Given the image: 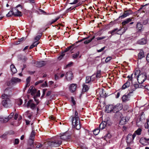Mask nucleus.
<instances>
[{
  "label": "nucleus",
  "instance_id": "f257e3e1",
  "mask_svg": "<svg viewBox=\"0 0 149 149\" xmlns=\"http://www.w3.org/2000/svg\"><path fill=\"white\" fill-rule=\"evenodd\" d=\"M62 142L59 136H56L53 138L52 141L48 142L47 144L50 146L57 147L60 146Z\"/></svg>",
  "mask_w": 149,
  "mask_h": 149
},
{
  "label": "nucleus",
  "instance_id": "f03ea898",
  "mask_svg": "<svg viewBox=\"0 0 149 149\" xmlns=\"http://www.w3.org/2000/svg\"><path fill=\"white\" fill-rule=\"evenodd\" d=\"M9 96H3L1 95V97L3 100L2 101V104L3 105L6 107H8L9 102L10 101V98Z\"/></svg>",
  "mask_w": 149,
  "mask_h": 149
},
{
  "label": "nucleus",
  "instance_id": "7ed1b4c3",
  "mask_svg": "<svg viewBox=\"0 0 149 149\" xmlns=\"http://www.w3.org/2000/svg\"><path fill=\"white\" fill-rule=\"evenodd\" d=\"M139 83L141 84L146 80L147 78V75L145 73L139 74L136 77Z\"/></svg>",
  "mask_w": 149,
  "mask_h": 149
},
{
  "label": "nucleus",
  "instance_id": "20e7f679",
  "mask_svg": "<svg viewBox=\"0 0 149 149\" xmlns=\"http://www.w3.org/2000/svg\"><path fill=\"white\" fill-rule=\"evenodd\" d=\"M72 124L73 127H75L76 129L79 130L81 128V125L80 123L79 119L77 118H71Z\"/></svg>",
  "mask_w": 149,
  "mask_h": 149
},
{
  "label": "nucleus",
  "instance_id": "39448f33",
  "mask_svg": "<svg viewBox=\"0 0 149 149\" xmlns=\"http://www.w3.org/2000/svg\"><path fill=\"white\" fill-rule=\"evenodd\" d=\"M113 104V112L116 113L123 108L122 104L119 103L116 105Z\"/></svg>",
  "mask_w": 149,
  "mask_h": 149
},
{
  "label": "nucleus",
  "instance_id": "423d86ee",
  "mask_svg": "<svg viewBox=\"0 0 149 149\" xmlns=\"http://www.w3.org/2000/svg\"><path fill=\"white\" fill-rule=\"evenodd\" d=\"M12 89L11 88L8 87L6 88L4 90V93L1 95L9 96V98H10L12 95Z\"/></svg>",
  "mask_w": 149,
  "mask_h": 149
},
{
  "label": "nucleus",
  "instance_id": "0eeeda50",
  "mask_svg": "<svg viewBox=\"0 0 149 149\" xmlns=\"http://www.w3.org/2000/svg\"><path fill=\"white\" fill-rule=\"evenodd\" d=\"M59 136L61 140L64 141H66L69 139L70 137V136L67 132L60 134V136Z\"/></svg>",
  "mask_w": 149,
  "mask_h": 149
},
{
  "label": "nucleus",
  "instance_id": "6e6552de",
  "mask_svg": "<svg viewBox=\"0 0 149 149\" xmlns=\"http://www.w3.org/2000/svg\"><path fill=\"white\" fill-rule=\"evenodd\" d=\"M136 136V134L134 133L133 135L128 134L126 138V141L128 143H130L133 142L134 139Z\"/></svg>",
  "mask_w": 149,
  "mask_h": 149
},
{
  "label": "nucleus",
  "instance_id": "1a4fd4ad",
  "mask_svg": "<svg viewBox=\"0 0 149 149\" xmlns=\"http://www.w3.org/2000/svg\"><path fill=\"white\" fill-rule=\"evenodd\" d=\"M36 105L33 103V101L32 100H29L27 102L26 107L28 108H30L31 109L34 110L35 108Z\"/></svg>",
  "mask_w": 149,
  "mask_h": 149
},
{
  "label": "nucleus",
  "instance_id": "9d476101",
  "mask_svg": "<svg viewBox=\"0 0 149 149\" xmlns=\"http://www.w3.org/2000/svg\"><path fill=\"white\" fill-rule=\"evenodd\" d=\"M132 12L130 10L125 11L123 14L122 15L119 16L118 18L123 19L129 16L130 15H132Z\"/></svg>",
  "mask_w": 149,
  "mask_h": 149
},
{
  "label": "nucleus",
  "instance_id": "9b49d317",
  "mask_svg": "<svg viewBox=\"0 0 149 149\" xmlns=\"http://www.w3.org/2000/svg\"><path fill=\"white\" fill-rule=\"evenodd\" d=\"M65 77L67 81L71 80L73 78V75L72 72L70 71L68 72L65 75Z\"/></svg>",
  "mask_w": 149,
  "mask_h": 149
},
{
  "label": "nucleus",
  "instance_id": "f8f14e48",
  "mask_svg": "<svg viewBox=\"0 0 149 149\" xmlns=\"http://www.w3.org/2000/svg\"><path fill=\"white\" fill-rule=\"evenodd\" d=\"M105 111L109 113L111 112H113V104H109L106 106Z\"/></svg>",
  "mask_w": 149,
  "mask_h": 149
},
{
  "label": "nucleus",
  "instance_id": "ddd939ff",
  "mask_svg": "<svg viewBox=\"0 0 149 149\" xmlns=\"http://www.w3.org/2000/svg\"><path fill=\"white\" fill-rule=\"evenodd\" d=\"M130 94L129 93L127 94L124 95L122 98V100L123 102H126L130 100Z\"/></svg>",
  "mask_w": 149,
  "mask_h": 149
},
{
  "label": "nucleus",
  "instance_id": "4468645a",
  "mask_svg": "<svg viewBox=\"0 0 149 149\" xmlns=\"http://www.w3.org/2000/svg\"><path fill=\"white\" fill-rule=\"evenodd\" d=\"M77 85L75 84H72L69 86V89L72 93L74 92L76 90Z\"/></svg>",
  "mask_w": 149,
  "mask_h": 149
},
{
  "label": "nucleus",
  "instance_id": "2eb2a0df",
  "mask_svg": "<svg viewBox=\"0 0 149 149\" xmlns=\"http://www.w3.org/2000/svg\"><path fill=\"white\" fill-rule=\"evenodd\" d=\"M14 16H15L20 17L22 16V14L21 11L15 8L14 9Z\"/></svg>",
  "mask_w": 149,
  "mask_h": 149
},
{
  "label": "nucleus",
  "instance_id": "dca6fc26",
  "mask_svg": "<svg viewBox=\"0 0 149 149\" xmlns=\"http://www.w3.org/2000/svg\"><path fill=\"white\" fill-rule=\"evenodd\" d=\"M128 120L129 118H127L125 117H123L121 118L119 123L121 125H124L126 124V122Z\"/></svg>",
  "mask_w": 149,
  "mask_h": 149
},
{
  "label": "nucleus",
  "instance_id": "f3484780",
  "mask_svg": "<svg viewBox=\"0 0 149 149\" xmlns=\"http://www.w3.org/2000/svg\"><path fill=\"white\" fill-rule=\"evenodd\" d=\"M121 29L122 28H121L120 29H118V28H116L109 32V33H111L112 35H113L115 34H120L118 32V31H121Z\"/></svg>",
  "mask_w": 149,
  "mask_h": 149
},
{
  "label": "nucleus",
  "instance_id": "a211bd4d",
  "mask_svg": "<svg viewBox=\"0 0 149 149\" xmlns=\"http://www.w3.org/2000/svg\"><path fill=\"white\" fill-rule=\"evenodd\" d=\"M46 64V62L44 61H40L37 62L36 63V65L37 67H41L44 66Z\"/></svg>",
  "mask_w": 149,
  "mask_h": 149
},
{
  "label": "nucleus",
  "instance_id": "6ab92c4d",
  "mask_svg": "<svg viewBox=\"0 0 149 149\" xmlns=\"http://www.w3.org/2000/svg\"><path fill=\"white\" fill-rule=\"evenodd\" d=\"M130 85V82L129 81H127L122 86L121 89L122 90L125 89L126 88L129 87Z\"/></svg>",
  "mask_w": 149,
  "mask_h": 149
},
{
  "label": "nucleus",
  "instance_id": "aec40b11",
  "mask_svg": "<svg viewBox=\"0 0 149 149\" xmlns=\"http://www.w3.org/2000/svg\"><path fill=\"white\" fill-rule=\"evenodd\" d=\"M132 18H129L126 19L125 20L123 21L122 24L123 26L125 25L126 24L129 23L132 20Z\"/></svg>",
  "mask_w": 149,
  "mask_h": 149
},
{
  "label": "nucleus",
  "instance_id": "412c9836",
  "mask_svg": "<svg viewBox=\"0 0 149 149\" xmlns=\"http://www.w3.org/2000/svg\"><path fill=\"white\" fill-rule=\"evenodd\" d=\"M21 81L20 79L16 77H13L11 79V82L13 83V84L15 83L20 82Z\"/></svg>",
  "mask_w": 149,
  "mask_h": 149
},
{
  "label": "nucleus",
  "instance_id": "4be33fe9",
  "mask_svg": "<svg viewBox=\"0 0 149 149\" xmlns=\"http://www.w3.org/2000/svg\"><path fill=\"white\" fill-rule=\"evenodd\" d=\"M146 40L144 38H142L139 40L137 41V43L140 45H144L146 44Z\"/></svg>",
  "mask_w": 149,
  "mask_h": 149
},
{
  "label": "nucleus",
  "instance_id": "5701e85b",
  "mask_svg": "<svg viewBox=\"0 0 149 149\" xmlns=\"http://www.w3.org/2000/svg\"><path fill=\"white\" fill-rule=\"evenodd\" d=\"M144 56V52L142 50H141L139 53L138 56V58L141 59Z\"/></svg>",
  "mask_w": 149,
  "mask_h": 149
},
{
  "label": "nucleus",
  "instance_id": "b1692460",
  "mask_svg": "<svg viewBox=\"0 0 149 149\" xmlns=\"http://www.w3.org/2000/svg\"><path fill=\"white\" fill-rule=\"evenodd\" d=\"M8 121V118H5L1 116L0 117V122L1 123H6Z\"/></svg>",
  "mask_w": 149,
  "mask_h": 149
},
{
  "label": "nucleus",
  "instance_id": "393cba45",
  "mask_svg": "<svg viewBox=\"0 0 149 149\" xmlns=\"http://www.w3.org/2000/svg\"><path fill=\"white\" fill-rule=\"evenodd\" d=\"M10 68L11 72L13 74H15L17 72V70L15 66L13 65H11L10 66Z\"/></svg>",
  "mask_w": 149,
  "mask_h": 149
},
{
  "label": "nucleus",
  "instance_id": "a878e982",
  "mask_svg": "<svg viewBox=\"0 0 149 149\" xmlns=\"http://www.w3.org/2000/svg\"><path fill=\"white\" fill-rule=\"evenodd\" d=\"M106 125V123L105 122H102L99 125L100 128L101 130H102L105 128Z\"/></svg>",
  "mask_w": 149,
  "mask_h": 149
},
{
  "label": "nucleus",
  "instance_id": "bb28decb",
  "mask_svg": "<svg viewBox=\"0 0 149 149\" xmlns=\"http://www.w3.org/2000/svg\"><path fill=\"white\" fill-rule=\"evenodd\" d=\"M82 91L85 92L87 91L89 88V87L87 85L84 84L83 86Z\"/></svg>",
  "mask_w": 149,
  "mask_h": 149
},
{
  "label": "nucleus",
  "instance_id": "cd10ccee",
  "mask_svg": "<svg viewBox=\"0 0 149 149\" xmlns=\"http://www.w3.org/2000/svg\"><path fill=\"white\" fill-rule=\"evenodd\" d=\"M35 135V132L34 130H33L31 132V135L30 137V139L31 140L33 141L34 139Z\"/></svg>",
  "mask_w": 149,
  "mask_h": 149
},
{
  "label": "nucleus",
  "instance_id": "c85d7f7f",
  "mask_svg": "<svg viewBox=\"0 0 149 149\" xmlns=\"http://www.w3.org/2000/svg\"><path fill=\"white\" fill-rule=\"evenodd\" d=\"M136 89L134 88V86L132 85H131L130 86V87L129 89V93L130 94L132 93Z\"/></svg>",
  "mask_w": 149,
  "mask_h": 149
},
{
  "label": "nucleus",
  "instance_id": "c756f323",
  "mask_svg": "<svg viewBox=\"0 0 149 149\" xmlns=\"http://www.w3.org/2000/svg\"><path fill=\"white\" fill-rule=\"evenodd\" d=\"M143 27V25L140 22H138L136 24V27L138 29L139 31H141Z\"/></svg>",
  "mask_w": 149,
  "mask_h": 149
},
{
  "label": "nucleus",
  "instance_id": "7c9ffc66",
  "mask_svg": "<svg viewBox=\"0 0 149 149\" xmlns=\"http://www.w3.org/2000/svg\"><path fill=\"white\" fill-rule=\"evenodd\" d=\"M14 10H13V11L10 10L9 12L6 14V16L7 17H11L12 15H14Z\"/></svg>",
  "mask_w": 149,
  "mask_h": 149
},
{
  "label": "nucleus",
  "instance_id": "2f4dec72",
  "mask_svg": "<svg viewBox=\"0 0 149 149\" xmlns=\"http://www.w3.org/2000/svg\"><path fill=\"white\" fill-rule=\"evenodd\" d=\"M77 118L79 119V116H78V113L77 111L75 112V114L74 116H71V118Z\"/></svg>",
  "mask_w": 149,
  "mask_h": 149
},
{
  "label": "nucleus",
  "instance_id": "473e14b6",
  "mask_svg": "<svg viewBox=\"0 0 149 149\" xmlns=\"http://www.w3.org/2000/svg\"><path fill=\"white\" fill-rule=\"evenodd\" d=\"M79 54V52H78L77 53L72 54V58L74 59L77 58Z\"/></svg>",
  "mask_w": 149,
  "mask_h": 149
},
{
  "label": "nucleus",
  "instance_id": "72a5a7b5",
  "mask_svg": "<svg viewBox=\"0 0 149 149\" xmlns=\"http://www.w3.org/2000/svg\"><path fill=\"white\" fill-rule=\"evenodd\" d=\"M142 130L140 128H138L136 131L134 133L137 134L138 135H140L141 134V132Z\"/></svg>",
  "mask_w": 149,
  "mask_h": 149
},
{
  "label": "nucleus",
  "instance_id": "f704fd0d",
  "mask_svg": "<svg viewBox=\"0 0 149 149\" xmlns=\"http://www.w3.org/2000/svg\"><path fill=\"white\" fill-rule=\"evenodd\" d=\"M101 76V71L100 70H98L96 74V78H100Z\"/></svg>",
  "mask_w": 149,
  "mask_h": 149
},
{
  "label": "nucleus",
  "instance_id": "c9c22d12",
  "mask_svg": "<svg viewBox=\"0 0 149 149\" xmlns=\"http://www.w3.org/2000/svg\"><path fill=\"white\" fill-rule=\"evenodd\" d=\"M60 18V17H57L56 18H55L54 19H52L51 21L49 22V23L51 24L54 23L56 22L57 20H58Z\"/></svg>",
  "mask_w": 149,
  "mask_h": 149
},
{
  "label": "nucleus",
  "instance_id": "e433bc0d",
  "mask_svg": "<svg viewBox=\"0 0 149 149\" xmlns=\"http://www.w3.org/2000/svg\"><path fill=\"white\" fill-rule=\"evenodd\" d=\"M10 124L14 126H17L19 125L20 123L19 122L17 121H15L14 122H11Z\"/></svg>",
  "mask_w": 149,
  "mask_h": 149
},
{
  "label": "nucleus",
  "instance_id": "4c0bfd02",
  "mask_svg": "<svg viewBox=\"0 0 149 149\" xmlns=\"http://www.w3.org/2000/svg\"><path fill=\"white\" fill-rule=\"evenodd\" d=\"M100 130L98 129H95L93 132V134L95 135H97L99 133Z\"/></svg>",
  "mask_w": 149,
  "mask_h": 149
},
{
  "label": "nucleus",
  "instance_id": "58836bf2",
  "mask_svg": "<svg viewBox=\"0 0 149 149\" xmlns=\"http://www.w3.org/2000/svg\"><path fill=\"white\" fill-rule=\"evenodd\" d=\"M91 81V78L90 77L88 76L86 77V83H89L90 82V81Z\"/></svg>",
  "mask_w": 149,
  "mask_h": 149
},
{
  "label": "nucleus",
  "instance_id": "ea45409f",
  "mask_svg": "<svg viewBox=\"0 0 149 149\" xmlns=\"http://www.w3.org/2000/svg\"><path fill=\"white\" fill-rule=\"evenodd\" d=\"M36 90L35 88L31 89V93L32 95H33L36 92Z\"/></svg>",
  "mask_w": 149,
  "mask_h": 149
},
{
  "label": "nucleus",
  "instance_id": "a19ab883",
  "mask_svg": "<svg viewBox=\"0 0 149 149\" xmlns=\"http://www.w3.org/2000/svg\"><path fill=\"white\" fill-rule=\"evenodd\" d=\"M7 85L8 86H12L13 85V83L11 82V80L6 82Z\"/></svg>",
  "mask_w": 149,
  "mask_h": 149
},
{
  "label": "nucleus",
  "instance_id": "79ce46f5",
  "mask_svg": "<svg viewBox=\"0 0 149 149\" xmlns=\"http://www.w3.org/2000/svg\"><path fill=\"white\" fill-rule=\"evenodd\" d=\"M140 71L137 70H136L134 73V75L135 77H136L139 75V74H140Z\"/></svg>",
  "mask_w": 149,
  "mask_h": 149
},
{
  "label": "nucleus",
  "instance_id": "37998d69",
  "mask_svg": "<svg viewBox=\"0 0 149 149\" xmlns=\"http://www.w3.org/2000/svg\"><path fill=\"white\" fill-rule=\"evenodd\" d=\"M133 74H132L130 76L128 75L127 77V78H129L127 81H132V80L133 78Z\"/></svg>",
  "mask_w": 149,
  "mask_h": 149
},
{
  "label": "nucleus",
  "instance_id": "c03bdc74",
  "mask_svg": "<svg viewBox=\"0 0 149 149\" xmlns=\"http://www.w3.org/2000/svg\"><path fill=\"white\" fill-rule=\"evenodd\" d=\"M14 115V113L13 112L11 113L10 115L8 116L7 118H8V120L10 119H11Z\"/></svg>",
  "mask_w": 149,
  "mask_h": 149
},
{
  "label": "nucleus",
  "instance_id": "a18cd8bd",
  "mask_svg": "<svg viewBox=\"0 0 149 149\" xmlns=\"http://www.w3.org/2000/svg\"><path fill=\"white\" fill-rule=\"evenodd\" d=\"M23 102V101L21 99H19L17 101V104L18 105H21Z\"/></svg>",
  "mask_w": 149,
  "mask_h": 149
},
{
  "label": "nucleus",
  "instance_id": "49530a36",
  "mask_svg": "<svg viewBox=\"0 0 149 149\" xmlns=\"http://www.w3.org/2000/svg\"><path fill=\"white\" fill-rule=\"evenodd\" d=\"M112 59V57L111 56H109L107 57L105 59V61L107 63L109 61Z\"/></svg>",
  "mask_w": 149,
  "mask_h": 149
},
{
  "label": "nucleus",
  "instance_id": "de8ad7c7",
  "mask_svg": "<svg viewBox=\"0 0 149 149\" xmlns=\"http://www.w3.org/2000/svg\"><path fill=\"white\" fill-rule=\"evenodd\" d=\"M65 52H63L60 55V56L58 57V59H59V60H60L65 55L64 54Z\"/></svg>",
  "mask_w": 149,
  "mask_h": 149
},
{
  "label": "nucleus",
  "instance_id": "09e8293b",
  "mask_svg": "<svg viewBox=\"0 0 149 149\" xmlns=\"http://www.w3.org/2000/svg\"><path fill=\"white\" fill-rule=\"evenodd\" d=\"M103 90L102 89L100 91V92L99 93H100V96L102 97H103L104 96V95L103 93Z\"/></svg>",
  "mask_w": 149,
  "mask_h": 149
},
{
  "label": "nucleus",
  "instance_id": "8fccbe9b",
  "mask_svg": "<svg viewBox=\"0 0 149 149\" xmlns=\"http://www.w3.org/2000/svg\"><path fill=\"white\" fill-rule=\"evenodd\" d=\"M90 77L91 78V80L92 81H95L96 78V77L94 75H92V76Z\"/></svg>",
  "mask_w": 149,
  "mask_h": 149
},
{
  "label": "nucleus",
  "instance_id": "3c124183",
  "mask_svg": "<svg viewBox=\"0 0 149 149\" xmlns=\"http://www.w3.org/2000/svg\"><path fill=\"white\" fill-rule=\"evenodd\" d=\"M106 38V36H103L102 37H98L96 38L97 40H102Z\"/></svg>",
  "mask_w": 149,
  "mask_h": 149
},
{
  "label": "nucleus",
  "instance_id": "603ef678",
  "mask_svg": "<svg viewBox=\"0 0 149 149\" xmlns=\"http://www.w3.org/2000/svg\"><path fill=\"white\" fill-rule=\"evenodd\" d=\"M19 142V140L18 139H15L14 141V144H18Z\"/></svg>",
  "mask_w": 149,
  "mask_h": 149
},
{
  "label": "nucleus",
  "instance_id": "864d4df0",
  "mask_svg": "<svg viewBox=\"0 0 149 149\" xmlns=\"http://www.w3.org/2000/svg\"><path fill=\"white\" fill-rule=\"evenodd\" d=\"M60 78L59 74H56L55 75V79L56 80H57Z\"/></svg>",
  "mask_w": 149,
  "mask_h": 149
},
{
  "label": "nucleus",
  "instance_id": "5fc2aeb1",
  "mask_svg": "<svg viewBox=\"0 0 149 149\" xmlns=\"http://www.w3.org/2000/svg\"><path fill=\"white\" fill-rule=\"evenodd\" d=\"M40 36H38L35 38V40L36 41H38L40 38Z\"/></svg>",
  "mask_w": 149,
  "mask_h": 149
},
{
  "label": "nucleus",
  "instance_id": "6e6d98bb",
  "mask_svg": "<svg viewBox=\"0 0 149 149\" xmlns=\"http://www.w3.org/2000/svg\"><path fill=\"white\" fill-rule=\"evenodd\" d=\"M91 41V40H85L84 43L85 44H88V43L90 42Z\"/></svg>",
  "mask_w": 149,
  "mask_h": 149
},
{
  "label": "nucleus",
  "instance_id": "4d7b16f0",
  "mask_svg": "<svg viewBox=\"0 0 149 149\" xmlns=\"http://www.w3.org/2000/svg\"><path fill=\"white\" fill-rule=\"evenodd\" d=\"M78 0H74L73 2L71 3H70L71 4H74L77 3L78 2Z\"/></svg>",
  "mask_w": 149,
  "mask_h": 149
},
{
  "label": "nucleus",
  "instance_id": "13d9d810",
  "mask_svg": "<svg viewBox=\"0 0 149 149\" xmlns=\"http://www.w3.org/2000/svg\"><path fill=\"white\" fill-rule=\"evenodd\" d=\"M132 85L136 89L139 88V85L138 84H134V85Z\"/></svg>",
  "mask_w": 149,
  "mask_h": 149
},
{
  "label": "nucleus",
  "instance_id": "bf43d9fd",
  "mask_svg": "<svg viewBox=\"0 0 149 149\" xmlns=\"http://www.w3.org/2000/svg\"><path fill=\"white\" fill-rule=\"evenodd\" d=\"M72 47L71 46H69V47H68L67 48H66L65 49V50L64 52H66L68 51L69 50H70V49Z\"/></svg>",
  "mask_w": 149,
  "mask_h": 149
},
{
  "label": "nucleus",
  "instance_id": "052dcab7",
  "mask_svg": "<svg viewBox=\"0 0 149 149\" xmlns=\"http://www.w3.org/2000/svg\"><path fill=\"white\" fill-rule=\"evenodd\" d=\"M148 22V19H146V20H145L143 21V23L144 24L146 25L147 24Z\"/></svg>",
  "mask_w": 149,
  "mask_h": 149
},
{
  "label": "nucleus",
  "instance_id": "680f3d73",
  "mask_svg": "<svg viewBox=\"0 0 149 149\" xmlns=\"http://www.w3.org/2000/svg\"><path fill=\"white\" fill-rule=\"evenodd\" d=\"M105 47H103L102 48L100 49L97 50V51L98 52H100L103 51L105 49Z\"/></svg>",
  "mask_w": 149,
  "mask_h": 149
},
{
  "label": "nucleus",
  "instance_id": "e2e57ef3",
  "mask_svg": "<svg viewBox=\"0 0 149 149\" xmlns=\"http://www.w3.org/2000/svg\"><path fill=\"white\" fill-rule=\"evenodd\" d=\"M31 80V78L30 77H28L26 79V83H29Z\"/></svg>",
  "mask_w": 149,
  "mask_h": 149
},
{
  "label": "nucleus",
  "instance_id": "0e129e2a",
  "mask_svg": "<svg viewBox=\"0 0 149 149\" xmlns=\"http://www.w3.org/2000/svg\"><path fill=\"white\" fill-rule=\"evenodd\" d=\"M23 40V38L19 39V41L17 42L16 44H18L20 43V42L22 41Z\"/></svg>",
  "mask_w": 149,
  "mask_h": 149
},
{
  "label": "nucleus",
  "instance_id": "69168bd1",
  "mask_svg": "<svg viewBox=\"0 0 149 149\" xmlns=\"http://www.w3.org/2000/svg\"><path fill=\"white\" fill-rule=\"evenodd\" d=\"M145 127L146 128L148 129L149 128V126L148 125V123H146L144 125Z\"/></svg>",
  "mask_w": 149,
  "mask_h": 149
},
{
  "label": "nucleus",
  "instance_id": "338daca9",
  "mask_svg": "<svg viewBox=\"0 0 149 149\" xmlns=\"http://www.w3.org/2000/svg\"><path fill=\"white\" fill-rule=\"evenodd\" d=\"M18 114L17 113H16L15 114L14 116V119L15 120H17L18 118Z\"/></svg>",
  "mask_w": 149,
  "mask_h": 149
},
{
  "label": "nucleus",
  "instance_id": "774afa93",
  "mask_svg": "<svg viewBox=\"0 0 149 149\" xmlns=\"http://www.w3.org/2000/svg\"><path fill=\"white\" fill-rule=\"evenodd\" d=\"M146 59L148 62H149V53L148 54L146 57Z\"/></svg>",
  "mask_w": 149,
  "mask_h": 149
}]
</instances>
